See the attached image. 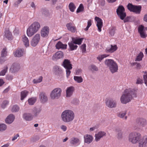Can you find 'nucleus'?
<instances>
[{
  "label": "nucleus",
  "instance_id": "obj_39",
  "mask_svg": "<svg viewBox=\"0 0 147 147\" xmlns=\"http://www.w3.org/2000/svg\"><path fill=\"white\" fill-rule=\"evenodd\" d=\"M74 79L78 83H80L83 82V79L81 76H74Z\"/></svg>",
  "mask_w": 147,
  "mask_h": 147
},
{
  "label": "nucleus",
  "instance_id": "obj_19",
  "mask_svg": "<svg viewBox=\"0 0 147 147\" xmlns=\"http://www.w3.org/2000/svg\"><path fill=\"white\" fill-rule=\"evenodd\" d=\"M84 143L89 144L93 141V138L91 135L86 134L84 136Z\"/></svg>",
  "mask_w": 147,
  "mask_h": 147
},
{
  "label": "nucleus",
  "instance_id": "obj_49",
  "mask_svg": "<svg viewBox=\"0 0 147 147\" xmlns=\"http://www.w3.org/2000/svg\"><path fill=\"white\" fill-rule=\"evenodd\" d=\"M9 101L7 100L4 101L1 105V107L3 109H4L5 107L8 105Z\"/></svg>",
  "mask_w": 147,
  "mask_h": 147
},
{
  "label": "nucleus",
  "instance_id": "obj_63",
  "mask_svg": "<svg viewBox=\"0 0 147 147\" xmlns=\"http://www.w3.org/2000/svg\"><path fill=\"white\" fill-rule=\"evenodd\" d=\"M78 47H69V50L70 51H73L77 49Z\"/></svg>",
  "mask_w": 147,
  "mask_h": 147
},
{
  "label": "nucleus",
  "instance_id": "obj_34",
  "mask_svg": "<svg viewBox=\"0 0 147 147\" xmlns=\"http://www.w3.org/2000/svg\"><path fill=\"white\" fill-rule=\"evenodd\" d=\"M41 109L40 108H34L33 110V113L34 116H37L40 112Z\"/></svg>",
  "mask_w": 147,
  "mask_h": 147
},
{
  "label": "nucleus",
  "instance_id": "obj_21",
  "mask_svg": "<svg viewBox=\"0 0 147 147\" xmlns=\"http://www.w3.org/2000/svg\"><path fill=\"white\" fill-rule=\"evenodd\" d=\"M39 98L40 101L45 103L48 100V98L46 94L43 92H40L39 94Z\"/></svg>",
  "mask_w": 147,
  "mask_h": 147
},
{
  "label": "nucleus",
  "instance_id": "obj_28",
  "mask_svg": "<svg viewBox=\"0 0 147 147\" xmlns=\"http://www.w3.org/2000/svg\"><path fill=\"white\" fill-rule=\"evenodd\" d=\"M83 39L84 38H72V41L74 43L79 45L81 44L82 41Z\"/></svg>",
  "mask_w": 147,
  "mask_h": 147
},
{
  "label": "nucleus",
  "instance_id": "obj_22",
  "mask_svg": "<svg viewBox=\"0 0 147 147\" xmlns=\"http://www.w3.org/2000/svg\"><path fill=\"white\" fill-rule=\"evenodd\" d=\"M15 118V117L13 114L9 115L5 120V122L8 124H11L13 122Z\"/></svg>",
  "mask_w": 147,
  "mask_h": 147
},
{
  "label": "nucleus",
  "instance_id": "obj_10",
  "mask_svg": "<svg viewBox=\"0 0 147 147\" xmlns=\"http://www.w3.org/2000/svg\"><path fill=\"white\" fill-rule=\"evenodd\" d=\"M106 105L109 108H114L116 107L117 103L116 101L111 98L105 100Z\"/></svg>",
  "mask_w": 147,
  "mask_h": 147
},
{
  "label": "nucleus",
  "instance_id": "obj_56",
  "mask_svg": "<svg viewBox=\"0 0 147 147\" xmlns=\"http://www.w3.org/2000/svg\"><path fill=\"white\" fill-rule=\"evenodd\" d=\"M58 50L61 49V50L65 49H67V47H55Z\"/></svg>",
  "mask_w": 147,
  "mask_h": 147
},
{
  "label": "nucleus",
  "instance_id": "obj_13",
  "mask_svg": "<svg viewBox=\"0 0 147 147\" xmlns=\"http://www.w3.org/2000/svg\"><path fill=\"white\" fill-rule=\"evenodd\" d=\"M106 134V132L104 131H100L98 132L95 135V140L96 142L99 141L101 138L105 137Z\"/></svg>",
  "mask_w": 147,
  "mask_h": 147
},
{
  "label": "nucleus",
  "instance_id": "obj_18",
  "mask_svg": "<svg viewBox=\"0 0 147 147\" xmlns=\"http://www.w3.org/2000/svg\"><path fill=\"white\" fill-rule=\"evenodd\" d=\"M80 139L77 138L73 137L70 140V143L72 145L75 146L76 145H79L80 143Z\"/></svg>",
  "mask_w": 147,
  "mask_h": 147
},
{
  "label": "nucleus",
  "instance_id": "obj_14",
  "mask_svg": "<svg viewBox=\"0 0 147 147\" xmlns=\"http://www.w3.org/2000/svg\"><path fill=\"white\" fill-rule=\"evenodd\" d=\"M40 38V35L39 34H36L33 38L31 41V45L33 46H36L38 43Z\"/></svg>",
  "mask_w": 147,
  "mask_h": 147
},
{
  "label": "nucleus",
  "instance_id": "obj_42",
  "mask_svg": "<svg viewBox=\"0 0 147 147\" xmlns=\"http://www.w3.org/2000/svg\"><path fill=\"white\" fill-rule=\"evenodd\" d=\"M108 56V55H107L106 54L99 55L96 58L97 59H98L99 61H101L103 59L107 57Z\"/></svg>",
  "mask_w": 147,
  "mask_h": 147
},
{
  "label": "nucleus",
  "instance_id": "obj_27",
  "mask_svg": "<svg viewBox=\"0 0 147 147\" xmlns=\"http://www.w3.org/2000/svg\"><path fill=\"white\" fill-rule=\"evenodd\" d=\"M117 49V47H108L106 49V51L107 53H111L116 51Z\"/></svg>",
  "mask_w": 147,
  "mask_h": 147
},
{
  "label": "nucleus",
  "instance_id": "obj_29",
  "mask_svg": "<svg viewBox=\"0 0 147 147\" xmlns=\"http://www.w3.org/2000/svg\"><path fill=\"white\" fill-rule=\"evenodd\" d=\"M115 131L117 133V138L119 139H120L123 138V132L120 129L118 128L115 129Z\"/></svg>",
  "mask_w": 147,
  "mask_h": 147
},
{
  "label": "nucleus",
  "instance_id": "obj_32",
  "mask_svg": "<svg viewBox=\"0 0 147 147\" xmlns=\"http://www.w3.org/2000/svg\"><path fill=\"white\" fill-rule=\"evenodd\" d=\"M141 8V6H140L135 5L134 10H133L132 12H135L136 13L139 14L140 13Z\"/></svg>",
  "mask_w": 147,
  "mask_h": 147
},
{
  "label": "nucleus",
  "instance_id": "obj_38",
  "mask_svg": "<svg viewBox=\"0 0 147 147\" xmlns=\"http://www.w3.org/2000/svg\"><path fill=\"white\" fill-rule=\"evenodd\" d=\"M144 57L143 53L141 52L138 55L135 59L136 61H140L142 60V58Z\"/></svg>",
  "mask_w": 147,
  "mask_h": 147
},
{
  "label": "nucleus",
  "instance_id": "obj_15",
  "mask_svg": "<svg viewBox=\"0 0 147 147\" xmlns=\"http://www.w3.org/2000/svg\"><path fill=\"white\" fill-rule=\"evenodd\" d=\"M94 19L96 22V25L98 28V31L99 32H101L103 26L102 20L101 18L96 16L95 18Z\"/></svg>",
  "mask_w": 147,
  "mask_h": 147
},
{
  "label": "nucleus",
  "instance_id": "obj_40",
  "mask_svg": "<svg viewBox=\"0 0 147 147\" xmlns=\"http://www.w3.org/2000/svg\"><path fill=\"white\" fill-rule=\"evenodd\" d=\"M7 52L6 47L3 48L1 51V56L2 57H6L7 55Z\"/></svg>",
  "mask_w": 147,
  "mask_h": 147
},
{
  "label": "nucleus",
  "instance_id": "obj_44",
  "mask_svg": "<svg viewBox=\"0 0 147 147\" xmlns=\"http://www.w3.org/2000/svg\"><path fill=\"white\" fill-rule=\"evenodd\" d=\"M7 69L8 67L7 66L5 67H4L3 69L2 70H1V71L0 72V76H4L7 72Z\"/></svg>",
  "mask_w": 147,
  "mask_h": 147
},
{
  "label": "nucleus",
  "instance_id": "obj_45",
  "mask_svg": "<svg viewBox=\"0 0 147 147\" xmlns=\"http://www.w3.org/2000/svg\"><path fill=\"white\" fill-rule=\"evenodd\" d=\"M84 9V7L82 4H80L76 12L77 13L83 11Z\"/></svg>",
  "mask_w": 147,
  "mask_h": 147
},
{
  "label": "nucleus",
  "instance_id": "obj_8",
  "mask_svg": "<svg viewBox=\"0 0 147 147\" xmlns=\"http://www.w3.org/2000/svg\"><path fill=\"white\" fill-rule=\"evenodd\" d=\"M136 123L139 127L138 128H135L136 130H137L141 128L142 129L143 127H145L147 124V121L145 119L139 118L136 119Z\"/></svg>",
  "mask_w": 147,
  "mask_h": 147
},
{
  "label": "nucleus",
  "instance_id": "obj_12",
  "mask_svg": "<svg viewBox=\"0 0 147 147\" xmlns=\"http://www.w3.org/2000/svg\"><path fill=\"white\" fill-rule=\"evenodd\" d=\"M20 69V65L18 63H14L12 64L9 70L11 73H15L18 72Z\"/></svg>",
  "mask_w": 147,
  "mask_h": 147
},
{
  "label": "nucleus",
  "instance_id": "obj_3",
  "mask_svg": "<svg viewBox=\"0 0 147 147\" xmlns=\"http://www.w3.org/2000/svg\"><path fill=\"white\" fill-rule=\"evenodd\" d=\"M62 120L65 122H69L72 121L74 118V114L73 112L69 110H66L63 111L61 114Z\"/></svg>",
  "mask_w": 147,
  "mask_h": 147
},
{
  "label": "nucleus",
  "instance_id": "obj_37",
  "mask_svg": "<svg viewBox=\"0 0 147 147\" xmlns=\"http://www.w3.org/2000/svg\"><path fill=\"white\" fill-rule=\"evenodd\" d=\"M36 100V97H32L28 100V102L30 105H33L35 103Z\"/></svg>",
  "mask_w": 147,
  "mask_h": 147
},
{
  "label": "nucleus",
  "instance_id": "obj_7",
  "mask_svg": "<svg viewBox=\"0 0 147 147\" xmlns=\"http://www.w3.org/2000/svg\"><path fill=\"white\" fill-rule=\"evenodd\" d=\"M62 90L60 88H56L53 89L51 92L50 96L52 100L58 99L61 96Z\"/></svg>",
  "mask_w": 147,
  "mask_h": 147
},
{
  "label": "nucleus",
  "instance_id": "obj_47",
  "mask_svg": "<svg viewBox=\"0 0 147 147\" xmlns=\"http://www.w3.org/2000/svg\"><path fill=\"white\" fill-rule=\"evenodd\" d=\"M135 5H133L131 3H129L127 5L128 9L130 11H133L134 10Z\"/></svg>",
  "mask_w": 147,
  "mask_h": 147
},
{
  "label": "nucleus",
  "instance_id": "obj_4",
  "mask_svg": "<svg viewBox=\"0 0 147 147\" xmlns=\"http://www.w3.org/2000/svg\"><path fill=\"white\" fill-rule=\"evenodd\" d=\"M40 27V23L36 22H34L27 28L26 33L29 37H31L36 33Z\"/></svg>",
  "mask_w": 147,
  "mask_h": 147
},
{
  "label": "nucleus",
  "instance_id": "obj_5",
  "mask_svg": "<svg viewBox=\"0 0 147 147\" xmlns=\"http://www.w3.org/2000/svg\"><path fill=\"white\" fill-rule=\"evenodd\" d=\"M105 63L112 73L117 71L118 69V65L113 60L111 59H106L105 61Z\"/></svg>",
  "mask_w": 147,
  "mask_h": 147
},
{
  "label": "nucleus",
  "instance_id": "obj_1",
  "mask_svg": "<svg viewBox=\"0 0 147 147\" xmlns=\"http://www.w3.org/2000/svg\"><path fill=\"white\" fill-rule=\"evenodd\" d=\"M129 142L133 144L138 143V147H147V136L142 138L141 134L138 132L133 131L128 135Z\"/></svg>",
  "mask_w": 147,
  "mask_h": 147
},
{
  "label": "nucleus",
  "instance_id": "obj_62",
  "mask_svg": "<svg viewBox=\"0 0 147 147\" xmlns=\"http://www.w3.org/2000/svg\"><path fill=\"white\" fill-rule=\"evenodd\" d=\"M109 33L111 36H113L115 33V30L114 29H111L110 30Z\"/></svg>",
  "mask_w": 147,
  "mask_h": 147
},
{
  "label": "nucleus",
  "instance_id": "obj_61",
  "mask_svg": "<svg viewBox=\"0 0 147 147\" xmlns=\"http://www.w3.org/2000/svg\"><path fill=\"white\" fill-rule=\"evenodd\" d=\"M86 47H80V49L82 50V52H85L86 51Z\"/></svg>",
  "mask_w": 147,
  "mask_h": 147
},
{
  "label": "nucleus",
  "instance_id": "obj_48",
  "mask_svg": "<svg viewBox=\"0 0 147 147\" xmlns=\"http://www.w3.org/2000/svg\"><path fill=\"white\" fill-rule=\"evenodd\" d=\"M92 21L91 20H88L87 22V26L84 29V30L87 31L88 30L89 28L91 26L92 24Z\"/></svg>",
  "mask_w": 147,
  "mask_h": 147
},
{
  "label": "nucleus",
  "instance_id": "obj_55",
  "mask_svg": "<svg viewBox=\"0 0 147 147\" xmlns=\"http://www.w3.org/2000/svg\"><path fill=\"white\" fill-rule=\"evenodd\" d=\"M140 36L141 37L144 38H145L146 37V34L144 33V32H140L139 33Z\"/></svg>",
  "mask_w": 147,
  "mask_h": 147
},
{
  "label": "nucleus",
  "instance_id": "obj_26",
  "mask_svg": "<svg viewBox=\"0 0 147 147\" xmlns=\"http://www.w3.org/2000/svg\"><path fill=\"white\" fill-rule=\"evenodd\" d=\"M23 118L26 121H30L33 118V116L30 113H25L23 114Z\"/></svg>",
  "mask_w": 147,
  "mask_h": 147
},
{
  "label": "nucleus",
  "instance_id": "obj_64",
  "mask_svg": "<svg viewBox=\"0 0 147 147\" xmlns=\"http://www.w3.org/2000/svg\"><path fill=\"white\" fill-rule=\"evenodd\" d=\"M82 72V70L81 69H78L76 71V74L78 75Z\"/></svg>",
  "mask_w": 147,
  "mask_h": 147
},
{
  "label": "nucleus",
  "instance_id": "obj_33",
  "mask_svg": "<svg viewBox=\"0 0 147 147\" xmlns=\"http://www.w3.org/2000/svg\"><path fill=\"white\" fill-rule=\"evenodd\" d=\"M28 93V92L26 90L22 91L21 92V100H23L27 96Z\"/></svg>",
  "mask_w": 147,
  "mask_h": 147
},
{
  "label": "nucleus",
  "instance_id": "obj_54",
  "mask_svg": "<svg viewBox=\"0 0 147 147\" xmlns=\"http://www.w3.org/2000/svg\"><path fill=\"white\" fill-rule=\"evenodd\" d=\"M5 57H2L1 56V57H0V63H2L6 60V59L5 58Z\"/></svg>",
  "mask_w": 147,
  "mask_h": 147
},
{
  "label": "nucleus",
  "instance_id": "obj_11",
  "mask_svg": "<svg viewBox=\"0 0 147 147\" xmlns=\"http://www.w3.org/2000/svg\"><path fill=\"white\" fill-rule=\"evenodd\" d=\"M64 54L63 52L59 51L56 52L52 57V60L54 61H57L59 59L63 58Z\"/></svg>",
  "mask_w": 147,
  "mask_h": 147
},
{
  "label": "nucleus",
  "instance_id": "obj_58",
  "mask_svg": "<svg viewBox=\"0 0 147 147\" xmlns=\"http://www.w3.org/2000/svg\"><path fill=\"white\" fill-rule=\"evenodd\" d=\"M61 128L63 131H65L66 130L67 127L65 125H62L61 126Z\"/></svg>",
  "mask_w": 147,
  "mask_h": 147
},
{
  "label": "nucleus",
  "instance_id": "obj_20",
  "mask_svg": "<svg viewBox=\"0 0 147 147\" xmlns=\"http://www.w3.org/2000/svg\"><path fill=\"white\" fill-rule=\"evenodd\" d=\"M49 29L47 26L43 27L41 30V34L42 36L46 37L48 35L49 32Z\"/></svg>",
  "mask_w": 147,
  "mask_h": 147
},
{
  "label": "nucleus",
  "instance_id": "obj_35",
  "mask_svg": "<svg viewBox=\"0 0 147 147\" xmlns=\"http://www.w3.org/2000/svg\"><path fill=\"white\" fill-rule=\"evenodd\" d=\"M90 69L93 72L97 71L98 70V68L95 65H92L89 67Z\"/></svg>",
  "mask_w": 147,
  "mask_h": 147
},
{
  "label": "nucleus",
  "instance_id": "obj_25",
  "mask_svg": "<svg viewBox=\"0 0 147 147\" xmlns=\"http://www.w3.org/2000/svg\"><path fill=\"white\" fill-rule=\"evenodd\" d=\"M22 40L25 46H29V40L25 35H23L22 36Z\"/></svg>",
  "mask_w": 147,
  "mask_h": 147
},
{
  "label": "nucleus",
  "instance_id": "obj_36",
  "mask_svg": "<svg viewBox=\"0 0 147 147\" xmlns=\"http://www.w3.org/2000/svg\"><path fill=\"white\" fill-rule=\"evenodd\" d=\"M69 7L70 10L72 12H74L76 8V7L75 4L73 3L72 2H71L69 3Z\"/></svg>",
  "mask_w": 147,
  "mask_h": 147
},
{
  "label": "nucleus",
  "instance_id": "obj_2",
  "mask_svg": "<svg viewBox=\"0 0 147 147\" xmlns=\"http://www.w3.org/2000/svg\"><path fill=\"white\" fill-rule=\"evenodd\" d=\"M137 89H126L120 98L121 103L126 104L130 102L134 98L137 97Z\"/></svg>",
  "mask_w": 147,
  "mask_h": 147
},
{
  "label": "nucleus",
  "instance_id": "obj_17",
  "mask_svg": "<svg viewBox=\"0 0 147 147\" xmlns=\"http://www.w3.org/2000/svg\"><path fill=\"white\" fill-rule=\"evenodd\" d=\"M74 90V88L73 86L68 87L66 90V96L69 97L72 96Z\"/></svg>",
  "mask_w": 147,
  "mask_h": 147
},
{
  "label": "nucleus",
  "instance_id": "obj_60",
  "mask_svg": "<svg viewBox=\"0 0 147 147\" xmlns=\"http://www.w3.org/2000/svg\"><path fill=\"white\" fill-rule=\"evenodd\" d=\"M19 135L18 134H16V135H14L13 137L12 138V141L15 140L17 139L18 137H19Z\"/></svg>",
  "mask_w": 147,
  "mask_h": 147
},
{
  "label": "nucleus",
  "instance_id": "obj_57",
  "mask_svg": "<svg viewBox=\"0 0 147 147\" xmlns=\"http://www.w3.org/2000/svg\"><path fill=\"white\" fill-rule=\"evenodd\" d=\"M55 46H67V45H63L62 43L60 42L59 41L58 42L57 44Z\"/></svg>",
  "mask_w": 147,
  "mask_h": 147
},
{
  "label": "nucleus",
  "instance_id": "obj_52",
  "mask_svg": "<svg viewBox=\"0 0 147 147\" xmlns=\"http://www.w3.org/2000/svg\"><path fill=\"white\" fill-rule=\"evenodd\" d=\"M144 26L142 25H140L138 28V31L139 33L140 32H144Z\"/></svg>",
  "mask_w": 147,
  "mask_h": 147
},
{
  "label": "nucleus",
  "instance_id": "obj_43",
  "mask_svg": "<svg viewBox=\"0 0 147 147\" xmlns=\"http://www.w3.org/2000/svg\"><path fill=\"white\" fill-rule=\"evenodd\" d=\"M20 109L19 107L16 105H13L11 109L12 112H18Z\"/></svg>",
  "mask_w": 147,
  "mask_h": 147
},
{
  "label": "nucleus",
  "instance_id": "obj_30",
  "mask_svg": "<svg viewBox=\"0 0 147 147\" xmlns=\"http://www.w3.org/2000/svg\"><path fill=\"white\" fill-rule=\"evenodd\" d=\"M54 71L56 75L60 74L61 72V69L60 67L58 66H55L53 68Z\"/></svg>",
  "mask_w": 147,
  "mask_h": 147
},
{
  "label": "nucleus",
  "instance_id": "obj_9",
  "mask_svg": "<svg viewBox=\"0 0 147 147\" xmlns=\"http://www.w3.org/2000/svg\"><path fill=\"white\" fill-rule=\"evenodd\" d=\"M116 12L118 16L122 20H124L126 16V13L125 12V8L121 5L118 6Z\"/></svg>",
  "mask_w": 147,
  "mask_h": 147
},
{
  "label": "nucleus",
  "instance_id": "obj_59",
  "mask_svg": "<svg viewBox=\"0 0 147 147\" xmlns=\"http://www.w3.org/2000/svg\"><path fill=\"white\" fill-rule=\"evenodd\" d=\"M13 78V76L10 75H7L6 76L7 79L9 80H12Z\"/></svg>",
  "mask_w": 147,
  "mask_h": 147
},
{
  "label": "nucleus",
  "instance_id": "obj_51",
  "mask_svg": "<svg viewBox=\"0 0 147 147\" xmlns=\"http://www.w3.org/2000/svg\"><path fill=\"white\" fill-rule=\"evenodd\" d=\"M143 79L144 83L146 86H147V73L145 72V74L143 76Z\"/></svg>",
  "mask_w": 147,
  "mask_h": 147
},
{
  "label": "nucleus",
  "instance_id": "obj_16",
  "mask_svg": "<svg viewBox=\"0 0 147 147\" xmlns=\"http://www.w3.org/2000/svg\"><path fill=\"white\" fill-rule=\"evenodd\" d=\"M25 51L23 49H19L14 52L15 56L20 57L25 54Z\"/></svg>",
  "mask_w": 147,
  "mask_h": 147
},
{
  "label": "nucleus",
  "instance_id": "obj_53",
  "mask_svg": "<svg viewBox=\"0 0 147 147\" xmlns=\"http://www.w3.org/2000/svg\"><path fill=\"white\" fill-rule=\"evenodd\" d=\"M134 65H135L138 69H140L141 67V66L140 63L136 62L134 63Z\"/></svg>",
  "mask_w": 147,
  "mask_h": 147
},
{
  "label": "nucleus",
  "instance_id": "obj_41",
  "mask_svg": "<svg viewBox=\"0 0 147 147\" xmlns=\"http://www.w3.org/2000/svg\"><path fill=\"white\" fill-rule=\"evenodd\" d=\"M42 76H40L38 78L33 79V82L34 84L40 83L42 81Z\"/></svg>",
  "mask_w": 147,
  "mask_h": 147
},
{
  "label": "nucleus",
  "instance_id": "obj_50",
  "mask_svg": "<svg viewBox=\"0 0 147 147\" xmlns=\"http://www.w3.org/2000/svg\"><path fill=\"white\" fill-rule=\"evenodd\" d=\"M136 84H142L143 83L142 80L140 78H138L136 80Z\"/></svg>",
  "mask_w": 147,
  "mask_h": 147
},
{
  "label": "nucleus",
  "instance_id": "obj_6",
  "mask_svg": "<svg viewBox=\"0 0 147 147\" xmlns=\"http://www.w3.org/2000/svg\"><path fill=\"white\" fill-rule=\"evenodd\" d=\"M62 65L66 69V76L68 78L71 73L70 70L72 68V65L69 60L65 59L63 62Z\"/></svg>",
  "mask_w": 147,
  "mask_h": 147
},
{
  "label": "nucleus",
  "instance_id": "obj_31",
  "mask_svg": "<svg viewBox=\"0 0 147 147\" xmlns=\"http://www.w3.org/2000/svg\"><path fill=\"white\" fill-rule=\"evenodd\" d=\"M126 113L127 112L126 111L120 112L118 114V116L120 118H124L126 120L127 118V117L126 116H125Z\"/></svg>",
  "mask_w": 147,
  "mask_h": 147
},
{
  "label": "nucleus",
  "instance_id": "obj_46",
  "mask_svg": "<svg viewBox=\"0 0 147 147\" xmlns=\"http://www.w3.org/2000/svg\"><path fill=\"white\" fill-rule=\"evenodd\" d=\"M7 128V126L5 124H0V131H2L6 129Z\"/></svg>",
  "mask_w": 147,
  "mask_h": 147
},
{
  "label": "nucleus",
  "instance_id": "obj_23",
  "mask_svg": "<svg viewBox=\"0 0 147 147\" xmlns=\"http://www.w3.org/2000/svg\"><path fill=\"white\" fill-rule=\"evenodd\" d=\"M4 36L9 40H12L13 38V36L11 32H10L9 30L7 29L5 30Z\"/></svg>",
  "mask_w": 147,
  "mask_h": 147
},
{
  "label": "nucleus",
  "instance_id": "obj_24",
  "mask_svg": "<svg viewBox=\"0 0 147 147\" xmlns=\"http://www.w3.org/2000/svg\"><path fill=\"white\" fill-rule=\"evenodd\" d=\"M66 26L67 29L69 31L72 32H74L76 31V28L74 24L71 23H70L66 24Z\"/></svg>",
  "mask_w": 147,
  "mask_h": 147
}]
</instances>
